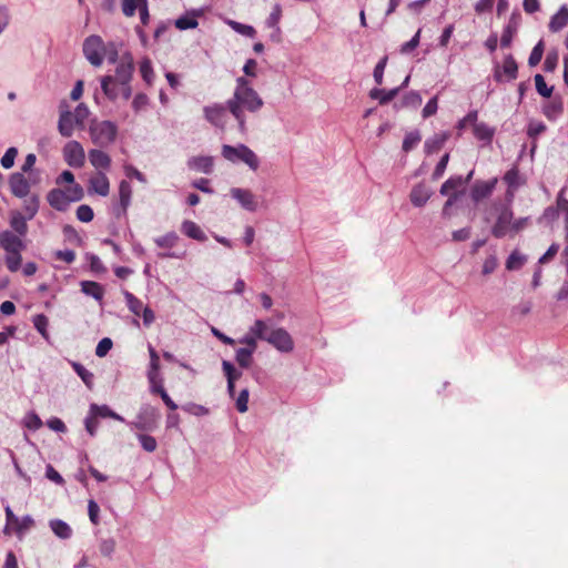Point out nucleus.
I'll use <instances>...</instances> for the list:
<instances>
[{"mask_svg":"<svg viewBox=\"0 0 568 568\" xmlns=\"http://www.w3.org/2000/svg\"><path fill=\"white\" fill-rule=\"evenodd\" d=\"M226 105L237 123L239 131L244 133L247 130L246 112H258L263 108L264 101L253 89L250 81L244 77H240L236 79L233 95L226 101Z\"/></svg>","mask_w":568,"mask_h":568,"instance_id":"1","label":"nucleus"},{"mask_svg":"<svg viewBox=\"0 0 568 568\" xmlns=\"http://www.w3.org/2000/svg\"><path fill=\"white\" fill-rule=\"evenodd\" d=\"M511 203L513 202H507L505 199L504 202L495 201L491 204L489 214L495 219V223L491 226V234L497 239L505 237L511 233V222L514 217Z\"/></svg>","mask_w":568,"mask_h":568,"instance_id":"2","label":"nucleus"},{"mask_svg":"<svg viewBox=\"0 0 568 568\" xmlns=\"http://www.w3.org/2000/svg\"><path fill=\"white\" fill-rule=\"evenodd\" d=\"M221 154L226 161L233 164H245L252 171H256L260 166V159L256 153L242 143L236 145L223 144Z\"/></svg>","mask_w":568,"mask_h":568,"instance_id":"3","label":"nucleus"},{"mask_svg":"<svg viewBox=\"0 0 568 568\" xmlns=\"http://www.w3.org/2000/svg\"><path fill=\"white\" fill-rule=\"evenodd\" d=\"M91 141L98 146H108L112 144L118 135V126L114 122L108 120L93 119L89 126Z\"/></svg>","mask_w":568,"mask_h":568,"instance_id":"4","label":"nucleus"},{"mask_svg":"<svg viewBox=\"0 0 568 568\" xmlns=\"http://www.w3.org/2000/svg\"><path fill=\"white\" fill-rule=\"evenodd\" d=\"M159 418L160 414L158 409L149 404H145L140 407L135 420L130 423V426L140 432H152L156 429Z\"/></svg>","mask_w":568,"mask_h":568,"instance_id":"5","label":"nucleus"},{"mask_svg":"<svg viewBox=\"0 0 568 568\" xmlns=\"http://www.w3.org/2000/svg\"><path fill=\"white\" fill-rule=\"evenodd\" d=\"M104 42L99 36H90L83 42V54L94 67L103 62Z\"/></svg>","mask_w":568,"mask_h":568,"instance_id":"6","label":"nucleus"},{"mask_svg":"<svg viewBox=\"0 0 568 568\" xmlns=\"http://www.w3.org/2000/svg\"><path fill=\"white\" fill-rule=\"evenodd\" d=\"M266 342L282 353H291L294 349V341L290 333L283 327L267 332Z\"/></svg>","mask_w":568,"mask_h":568,"instance_id":"7","label":"nucleus"},{"mask_svg":"<svg viewBox=\"0 0 568 568\" xmlns=\"http://www.w3.org/2000/svg\"><path fill=\"white\" fill-rule=\"evenodd\" d=\"M65 163L71 168H82L85 163V151L80 142L69 141L62 150Z\"/></svg>","mask_w":568,"mask_h":568,"instance_id":"8","label":"nucleus"},{"mask_svg":"<svg viewBox=\"0 0 568 568\" xmlns=\"http://www.w3.org/2000/svg\"><path fill=\"white\" fill-rule=\"evenodd\" d=\"M268 332V325L263 320H256L250 327L248 333L244 335L240 343L246 345V348L255 351L257 347V341H266V333Z\"/></svg>","mask_w":568,"mask_h":568,"instance_id":"9","label":"nucleus"},{"mask_svg":"<svg viewBox=\"0 0 568 568\" xmlns=\"http://www.w3.org/2000/svg\"><path fill=\"white\" fill-rule=\"evenodd\" d=\"M227 105L214 103L203 109L205 120L212 125L224 129L227 121Z\"/></svg>","mask_w":568,"mask_h":568,"instance_id":"10","label":"nucleus"},{"mask_svg":"<svg viewBox=\"0 0 568 568\" xmlns=\"http://www.w3.org/2000/svg\"><path fill=\"white\" fill-rule=\"evenodd\" d=\"M59 122L58 130L59 133L64 138H70L73 134L75 122L72 115V112L69 110V105L65 102H62L59 106Z\"/></svg>","mask_w":568,"mask_h":568,"instance_id":"11","label":"nucleus"},{"mask_svg":"<svg viewBox=\"0 0 568 568\" xmlns=\"http://www.w3.org/2000/svg\"><path fill=\"white\" fill-rule=\"evenodd\" d=\"M231 196L246 211L254 212L258 207L257 199L252 191L241 187H232Z\"/></svg>","mask_w":568,"mask_h":568,"instance_id":"12","label":"nucleus"},{"mask_svg":"<svg viewBox=\"0 0 568 568\" xmlns=\"http://www.w3.org/2000/svg\"><path fill=\"white\" fill-rule=\"evenodd\" d=\"M132 70L133 68L131 63H121L118 65L116 73L113 77L121 82V94L124 100L130 99L132 94V88L130 85Z\"/></svg>","mask_w":568,"mask_h":568,"instance_id":"13","label":"nucleus"},{"mask_svg":"<svg viewBox=\"0 0 568 568\" xmlns=\"http://www.w3.org/2000/svg\"><path fill=\"white\" fill-rule=\"evenodd\" d=\"M20 236L12 231L0 232V247L6 252L23 251L26 245Z\"/></svg>","mask_w":568,"mask_h":568,"instance_id":"14","label":"nucleus"},{"mask_svg":"<svg viewBox=\"0 0 568 568\" xmlns=\"http://www.w3.org/2000/svg\"><path fill=\"white\" fill-rule=\"evenodd\" d=\"M9 187L14 196L23 199L29 195L30 182L23 173L16 172L10 175Z\"/></svg>","mask_w":568,"mask_h":568,"instance_id":"15","label":"nucleus"},{"mask_svg":"<svg viewBox=\"0 0 568 568\" xmlns=\"http://www.w3.org/2000/svg\"><path fill=\"white\" fill-rule=\"evenodd\" d=\"M89 191L101 196H106L110 192V182L105 172H95L89 180Z\"/></svg>","mask_w":568,"mask_h":568,"instance_id":"16","label":"nucleus"},{"mask_svg":"<svg viewBox=\"0 0 568 568\" xmlns=\"http://www.w3.org/2000/svg\"><path fill=\"white\" fill-rule=\"evenodd\" d=\"M88 156L91 165L97 170V172H105L111 166V156L100 149H91Z\"/></svg>","mask_w":568,"mask_h":568,"instance_id":"17","label":"nucleus"},{"mask_svg":"<svg viewBox=\"0 0 568 568\" xmlns=\"http://www.w3.org/2000/svg\"><path fill=\"white\" fill-rule=\"evenodd\" d=\"M187 168L195 172L211 174L214 169V159L209 155L192 156L187 161Z\"/></svg>","mask_w":568,"mask_h":568,"instance_id":"18","label":"nucleus"},{"mask_svg":"<svg viewBox=\"0 0 568 568\" xmlns=\"http://www.w3.org/2000/svg\"><path fill=\"white\" fill-rule=\"evenodd\" d=\"M101 89L111 101H115L120 97L122 98L121 82L112 75H106L101 79Z\"/></svg>","mask_w":568,"mask_h":568,"instance_id":"19","label":"nucleus"},{"mask_svg":"<svg viewBox=\"0 0 568 568\" xmlns=\"http://www.w3.org/2000/svg\"><path fill=\"white\" fill-rule=\"evenodd\" d=\"M432 195V190L424 183L415 185L409 194L410 202L416 207L424 206Z\"/></svg>","mask_w":568,"mask_h":568,"instance_id":"20","label":"nucleus"},{"mask_svg":"<svg viewBox=\"0 0 568 568\" xmlns=\"http://www.w3.org/2000/svg\"><path fill=\"white\" fill-rule=\"evenodd\" d=\"M47 200L49 204L58 211H65L70 204L67 199V193L61 189L51 190L48 193Z\"/></svg>","mask_w":568,"mask_h":568,"instance_id":"21","label":"nucleus"},{"mask_svg":"<svg viewBox=\"0 0 568 568\" xmlns=\"http://www.w3.org/2000/svg\"><path fill=\"white\" fill-rule=\"evenodd\" d=\"M504 181L508 185L505 199L507 200V202H513L515 197V192L520 185V178L518 171L516 169L507 171L504 176Z\"/></svg>","mask_w":568,"mask_h":568,"instance_id":"22","label":"nucleus"},{"mask_svg":"<svg viewBox=\"0 0 568 568\" xmlns=\"http://www.w3.org/2000/svg\"><path fill=\"white\" fill-rule=\"evenodd\" d=\"M202 14V10H192L185 16L178 18L174 24L179 30L195 29L199 26L196 18L201 17Z\"/></svg>","mask_w":568,"mask_h":568,"instance_id":"23","label":"nucleus"},{"mask_svg":"<svg viewBox=\"0 0 568 568\" xmlns=\"http://www.w3.org/2000/svg\"><path fill=\"white\" fill-rule=\"evenodd\" d=\"M473 172H470L466 179H463L462 176H453L449 178L440 187V194L442 195H450L454 193H457V189L463 187L468 183V181L471 179Z\"/></svg>","mask_w":568,"mask_h":568,"instance_id":"24","label":"nucleus"},{"mask_svg":"<svg viewBox=\"0 0 568 568\" xmlns=\"http://www.w3.org/2000/svg\"><path fill=\"white\" fill-rule=\"evenodd\" d=\"M496 183H497L496 179L488 181V182H476L471 189V199L474 201L478 202L481 199L487 197L488 195L491 194L493 190L495 189Z\"/></svg>","mask_w":568,"mask_h":568,"instance_id":"25","label":"nucleus"},{"mask_svg":"<svg viewBox=\"0 0 568 568\" xmlns=\"http://www.w3.org/2000/svg\"><path fill=\"white\" fill-rule=\"evenodd\" d=\"M568 23V7L561 6L557 13H555L549 22V30L551 32H558L562 30Z\"/></svg>","mask_w":568,"mask_h":568,"instance_id":"26","label":"nucleus"},{"mask_svg":"<svg viewBox=\"0 0 568 568\" xmlns=\"http://www.w3.org/2000/svg\"><path fill=\"white\" fill-rule=\"evenodd\" d=\"M181 231L183 234H185L187 237L204 242L206 240L205 233L202 231V229L193 221H184L181 225Z\"/></svg>","mask_w":568,"mask_h":568,"instance_id":"27","label":"nucleus"},{"mask_svg":"<svg viewBox=\"0 0 568 568\" xmlns=\"http://www.w3.org/2000/svg\"><path fill=\"white\" fill-rule=\"evenodd\" d=\"M29 219L24 216L19 211H13L10 215V226L14 231V233L19 234L20 236H24L28 232V224L27 221Z\"/></svg>","mask_w":568,"mask_h":568,"instance_id":"28","label":"nucleus"},{"mask_svg":"<svg viewBox=\"0 0 568 568\" xmlns=\"http://www.w3.org/2000/svg\"><path fill=\"white\" fill-rule=\"evenodd\" d=\"M34 526V520L31 516L27 515L18 518L11 527V532H14L18 538L22 539L23 536Z\"/></svg>","mask_w":568,"mask_h":568,"instance_id":"29","label":"nucleus"},{"mask_svg":"<svg viewBox=\"0 0 568 568\" xmlns=\"http://www.w3.org/2000/svg\"><path fill=\"white\" fill-rule=\"evenodd\" d=\"M52 532L60 539H69L72 536V528L61 519H52L49 521Z\"/></svg>","mask_w":568,"mask_h":568,"instance_id":"30","label":"nucleus"},{"mask_svg":"<svg viewBox=\"0 0 568 568\" xmlns=\"http://www.w3.org/2000/svg\"><path fill=\"white\" fill-rule=\"evenodd\" d=\"M281 18H282V7L278 3H276L273 6L271 13L265 21L266 27L274 30V33L271 36L272 39H274L281 32V29L278 27Z\"/></svg>","mask_w":568,"mask_h":568,"instance_id":"31","label":"nucleus"},{"mask_svg":"<svg viewBox=\"0 0 568 568\" xmlns=\"http://www.w3.org/2000/svg\"><path fill=\"white\" fill-rule=\"evenodd\" d=\"M90 413H92L93 416L101 417V418H113L115 420L123 422V417L120 416L118 413L113 412L109 406L106 405H97L92 404L90 406Z\"/></svg>","mask_w":568,"mask_h":568,"instance_id":"32","label":"nucleus"},{"mask_svg":"<svg viewBox=\"0 0 568 568\" xmlns=\"http://www.w3.org/2000/svg\"><path fill=\"white\" fill-rule=\"evenodd\" d=\"M449 134L447 132L436 133L425 142V151L427 153H434L442 149L445 142L448 140Z\"/></svg>","mask_w":568,"mask_h":568,"instance_id":"33","label":"nucleus"},{"mask_svg":"<svg viewBox=\"0 0 568 568\" xmlns=\"http://www.w3.org/2000/svg\"><path fill=\"white\" fill-rule=\"evenodd\" d=\"M81 291L85 295L92 296L97 301H101L104 294L103 287L99 283L93 281H82Z\"/></svg>","mask_w":568,"mask_h":568,"instance_id":"34","label":"nucleus"},{"mask_svg":"<svg viewBox=\"0 0 568 568\" xmlns=\"http://www.w3.org/2000/svg\"><path fill=\"white\" fill-rule=\"evenodd\" d=\"M526 262H527V256L525 254L520 253L519 251L515 250L508 256L505 265L508 271H517V270L521 268Z\"/></svg>","mask_w":568,"mask_h":568,"instance_id":"35","label":"nucleus"},{"mask_svg":"<svg viewBox=\"0 0 568 568\" xmlns=\"http://www.w3.org/2000/svg\"><path fill=\"white\" fill-rule=\"evenodd\" d=\"M400 88H395L389 91H384L382 89H373L369 92V97L372 99L379 100L381 104H385L392 101L399 92Z\"/></svg>","mask_w":568,"mask_h":568,"instance_id":"36","label":"nucleus"},{"mask_svg":"<svg viewBox=\"0 0 568 568\" xmlns=\"http://www.w3.org/2000/svg\"><path fill=\"white\" fill-rule=\"evenodd\" d=\"M132 189L128 181L122 180L119 185L120 204L125 212L131 203Z\"/></svg>","mask_w":568,"mask_h":568,"instance_id":"37","label":"nucleus"},{"mask_svg":"<svg viewBox=\"0 0 568 568\" xmlns=\"http://www.w3.org/2000/svg\"><path fill=\"white\" fill-rule=\"evenodd\" d=\"M128 308L136 316H140L143 310L146 307L142 301L135 297L132 293L125 291L123 293Z\"/></svg>","mask_w":568,"mask_h":568,"instance_id":"38","label":"nucleus"},{"mask_svg":"<svg viewBox=\"0 0 568 568\" xmlns=\"http://www.w3.org/2000/svg\"><path fill=\"white\" fill-rule=\"evenodd\" d=\"M23 210L29 220H32L39 211V196L33 194L23 202Z\"/></svg>","mask_w":568,"mask_h":568,"instance_id":"39","label":"nucleus"},{"mask_svg":"<svg viewBox=\"0 0 568 568\" xmlns=\"http://www.w3.org/2000/svg\"><path fill=\"white\" fill-rule=\"evenodd\" d=\"M474 126V134L478 140L487 141L489 142L494 136V129L488 126L485 123H477L475 122Z\"/></svg>","mask_w":568,"mask_h":568,"instance_id":"40","label":"nucleus"},{"mask_svg":"<svg viewBox=\"0 0 568 568\" xmlns=\"http://www.w3.org/2000/svg\"><path fill=\"white\" fill-rule=\"evenodd\" d=\"M255 351L246 347L239 348L235 353V359L242 368H248L252 364V356Z\"/></svg>","mask_w":568,"mask_h":568,"instance_id":"41","label":"nucleus"},{"mask_svg":"<svg viewBox=\"0 0 568 568\" xmlns=\"http://www.w3.org/2000/svg\"><path fill=\"white\" fill-rule=\"evenodd\" d=\"M225 22L235 32H237V33H240L242 36H245V37H248V38L255 37L256 31H255V29L252 26L243 24V23H240V22L231 20V19L225 20Z\"/></svg>","mask_w":568,"mask_h":568,"instance_id":"42","label":"nucleus"},{"mask_svg":"<svg viewBox=\"0 0 568 568\" xmlns=\"http://www.w3.org/2000/svg\"><path fill=\"white\" fill-rule=\"evenodd\" d=\"M222 369L226 377L227 384L235 383L242 376V372L235 368V366L229 361L222 362Z\"/></svg>","mask_w":568,"mask_h":568,"instance_id":"43","label":"nucleus"},{"mask_svg":"<svg viewBox=\"0 0 568 568\" xmlns=\"http://www.w3.org/2000/svg\"><path fill=\"white\" fill-rule=\"evenodd\" d=\"M22 251H14L6 253V265L10 272H17L21 267Z\"/></svg>","mask_w":568,"mask_h":568,"instance_id":"44","label":"nucleus"},{"mask_svg":"<svg viewBox=\"0 0 568 568\" xmlns=\"http://www.w3.org/2000/svg\"><path fill=\"white\" fill-rule=\"evenodd\" d=\"M145 2L146 0H122V11L126 17H132Z\"/></svg>","mask_w":568,"mask_h":568,"instance_id":"45","label":"nucleus"},{"mask_svg":"<svg viewBox=\"0 0 568 568\" xmlns=\"http://www.w3.org/2000/svg\"><path fill=\"white\" fill-rule=\"evenodd\" d=\"M136 437H138V439H139V442L141 444V447L145 452L153 453V452L156 450L158 442H156V439L153 436L139 433V434H136Z\"/></svg>","mask_w":568,"mask_h":568,"instance_id":"46","label":"nucleus"},{"mask_svg":"<svg viewBox=\"0 0 568 568\" xmlns=\"http://www.w3.org/2000/svg\"><path fill=\"white\" fill-rule=\"evenodd\" d=\"M72 367L79 377L83 381V383L89 387H93V374L89 372L83 365L79 363H72Z\"/></svg>","mask_w":568,"mask_h":568,"instance_id":"47","label":"nucleus"},{"mask_svg":"<svg viewBox=\"0 0 568 568\" xmlns=\"http://www.w3.org/2000/svg\"><path fill=\"white\" fill-rule=\"evenodd\" d=\"M517 63L511 55L505 58L503 63V72L509 79L513 80L517 77Z\"/></svg>","mask_w":568,"mask_h":568,"instance_id":"48","label":"nucleus"},{"mask_svg":"<svg viewBox=\"0 0 568 568\" xmlns=\"http://www.w3.org/2000/svg\"><path fill=\"white\" fill-rule=\"evenodd\" d=\"M89 114H90L89 108L84 103H80L75 108L74 112H72V115L74 118V122H75L77 126L82 128L84 124V121L88 119Z\"/></svg>","mask_w":568,"mask_h":568,"instance_id":"49","label":"nucleus"},{"mask_svg":"<svg viewBox=\"0 0 568 568\" xmlns=\"http://www.w3.org/2000/svg\"><path fill=\"white\" fill-rule=\"evenodd\" d=\"M48 317L43 314H38L33 317V325L36 329L41 334V336L45 339H49V333H48Z\"/></svg>","mask_w":568,"mask_h":568,"instance_id":"50","label":"nucleus"},{"mask_svg":"<svg viewBox=\"0 0 568 568\" xmlns=\"http://www.w3.org/2000/svg\"><path fill=\"white\" fill-rule=\"evenodd\" d=\"M140 73L143 78V80L151 84L154 78L152 63L149 59H143L140 63Z\"/></svg>","mask_w":568,"mask_h":568,"instance_id":"51","label":"nucleus"},{"mask_svg":"<svg viewBox=\"0 0 568 568\" xmlns=\"http://www.w3.org/2000/svg\"><path fill=\"white\" fill-rule=\"evenodd\" d=\"M116 547V542L113 538H105L100 541L99 550L102 556L111 558Z\"/></svg>","mask_w":568,"mask_h":568,"instance_id":"52","label":"nucleus"},{"mask_svg":"<svg viewBox=\"0 0 568 568\" xmlns=\"http://www.w3.org/2000/svg\"><path fill=\"white\" fill-rule=\"evenodd\" d=\"M69 203L80 201L83 197V189L79 184H71L65 190Z\"/></svg>","mask_w":568,"mask_h":568,"instance_id":"53","label":"nucleus"},{"mask_svg":"<svg viewBox=\"0 0 568 568\" xmlns=\"http://www.w3.org/2000/svg\"><path fill=\"white\" fill-rule=\"evenodd\" d=\"M178 235L175 232H169L163 236H159L154 240L158 246L160 247H173L178 241Z\"/></svg>","mask_w":568,"mask_h":568,"instance_id":"54","label":"nucleus"},{"mask_svg":"<svg viewBox=\"0 0 568 568\" xmlns=\"http://www.w3.org/2000/svg\"><path fill=\"white\" fill-rule=\"evenodd\" d=\"M420 134L418 132H409L406 134L403 142V150L408 152L413 150L420 142Z\"/></svg>","mask_w":568,"mask_h":568,"instance_id":"55","label":"nucleus"},{"mask_svg":"<svg viewBox=\"0 0 568 568\" xmlns=\"http://www.w3.org/2000/svg\"><path fill=\"white\" fill-rule=\"evenodd\" d=\"M148 379L150 383V390L153 394H161V389H164L162 386V379L159 373L148 372Z\"/></svg>","mask_w":568,"mask_h":568,"instance_id":"56","label":"nucleus"},{"mask_svg":"<svg viewBox=\"0 0 568 568\" xmlns=\"http://www.w3.org/2000/svg\"><path fill=\"white\" fill-rule=\"evenodd\" d=\"M420 33H422V30L418 29L417 32L415 33V36L409 41H407L404 44H402V47L399 49V52L402 54H408L414 49H416L418 47V44H419V41H420Z\"/></svg>","mask_w":568,"mask_h":568,"instance_id":"57","label":"nucleus"},{"mask_svg":"<svg viewBox=\"0 0 568 568\" xmlns=\"http://www.w3.org/2000/svg\"><path fill=\"white\" fill-rule=\"evenodd\" d=\"M23 424L31 430H37L42 427L41 418L33 412L28 413L23 419Z\"/></svg>","mask_w":568,"mask_h":568,"instance_id":"58","label":"nucleus"},{"mask_svg":"<svg viewBox=\"0 0 568 568\" xmlns=\"http://www.w3.org/2000/svg\"><path fill=\"white\" fill-rule=\"evenodd\" d=\"M542 54H544V43H542V41H539L534 47V49L529 55V59H528L529 65H531V67L537 65L541 61Z\"/></svg>","mask_w":568,"mask_h":568,"instance_id":"59","label":"nucleus"},{"mask_svg":"<svg viewBox=\"0 0 568 568\" xmlns=\"http://www.w3.org/2000/svg\"><path fill=\"white\" fill-rule=\"evenodd\" d=\"M535 85H536L537 92L540 95H542L545 98H549L551 95L552 89L547 87L545 79L541 74L535 75Z\"/></svg>","mask_w":568,"mask_h":568,"instance_id":"60","label":"nucleus"},{"mask_svg":"<svg viewBox=\"0 0 568 568\" xmlns=\"http://www.w3.org/2000/svg\"><path fill=\"white\" fill-rule=\"evenodd\" d=\"M93 210L89 205L82 204L77 209V217L81 222H91L93 220Z\"/></svg>","mask_w":568,"mask_h":568,"instance_id":"61","label":"nucleus"},{"mask_svg":"<svg viewBox=\"0 0 568 568\" xmlns=\"http://www.w3.org/2000/svg\"><path fill=\"white\" fill-rule=\"evenodd\" d=\"M498 266V258L495 254H490L486 257V260L483 263L481 273L484 275H489L495 272V270Z\"/></svg>","mask_w":568,"mask_h":568,"instance_id":"62","label":"nucleus"},{"mask_svg":"<svg viewBox=\"0 0 568 568\" xmlns=\"http://www.w3.org/2000/svg\"><path fill=\"white\" fill-rule=\"evenodd\" d=\"M18 154V150L16 148H9L3 156L1 158V165L3 169H11L14 164L16 156Z\"/></svg>","mask_w":568,"mask_h":568,"instance_id":"63","label":"nucleus"},{"mask_svg":"<svg viewBox=\"0 0 568 568\" xmlns=\"http://www.w3.org/2000/svg\"><path fill=\"white\" fill-rule=\"evenodd\" d=\"M236 409L240 413H245L248 409V389L244 388L240 392L239 396L235 398Z\"/></svg>","mask_w":568,"mask_h":568,"instance_id":"64","label":"nucleus"}]
</instances>
